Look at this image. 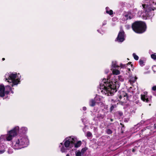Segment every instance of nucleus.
I'll use <instances>...</instances> for the list:
<instances>
[{"label":"nucleus","mask_w":156,"mask_h":156,"mask_svg":"<svg viewBox=\"0 0 156 156\" xmlns=\"http://www.w3.org/2000/svg\"><path fill=\"white\" fill-rule=\"evenodd\" d=\"M154 127L156 128V124H154Z\"/></svg>","instance_id":"nucleus-39"},{"label":"nucleus","mask_w":156,"mask_h":156,"mask_svg":"<svg viewBox=\"0 0 156 156\" xmlns=\"http://www.w3.org/2000/svg\"><path fill=\"white\" fill-rule=\"evenodd\" d=\"M117 40L119 42H122L124 40V33L123 31L122 30L119 33Z\"/></svg>","instance_id":"nucleus-11"},{"label":"nucleus","mask_w":156,"mask_h":156,"mask_svg":"<svg viewBox=\"0 0 156 156\" xmlns=\"http://www.w3.org/2000/svg\"><path fill=\"white\" fill-rule=\"evenodd\" d=\"M5 81L8 82V85L4 87L2 84L0 85V97H3L11 93L13 94V87L17 86L19 84L21 76L19 73L15 72H9L6 73L4 76Z\"/></svg>","instance_id":"nucleus-1"},{"label":"nucleus","mask_w":156,"mask_h":156,"mask_svg":"<svg viewBox=\"0 0 156 156\" xmlns=\"http://www.w3.org/2000/svg\"><path fill=\"white\" fill-rule=\"evenodd\" d=\"M108 71H109V70H108L107 71L105 72L106 73H108Z\"/></svg>","instance_id":"nucleus-40"},{"label":"nucleus","mask_w":156,"mask_h":156,"mask_svg":"<svg viewBox=\"0 0 156 156\" xmlns=\"http://www.w3.org/2000/svg\"><path fill=\"white\" fill-rule=\"evenodd\" d=\"M151 57L152 59L154 60L156 59V55L155 53L151 55Z\"/></svg>","instance_id":"nucleus-25"},{"label":"nucleus","mask_w":156,"mask_h":156,"mask_svg":"<svg viewBox=\"0 0 156 156\" xmlns=\"http://www.w3.org/2000/svg\"><path fill=\"white\" fill-rule=\"evenodd\" d=\"M66 156H69V155L68 154H66Z\"/></svg>","instance_id":"nucleus-44"},{"label":"nucleus","mask_w":156,"mask_h":156,"mask_svg":"<svg viewBox=\"0 0 156 156\" xmlns=\"http://www.w3.org/2000/svg\"><path fill=\"white\" fill-rule=\"evenodd\" d=\"M127 71H128V72L129 73V72H130V69H128L127 70Z\"/></svg>","instance_id":"nucleus-38"},{"label":"nucleus","mask_w":156,"mask_h":156,"mask_svg":"<svg viewBox=\"0 0 156 156\" xmlns=\"http://www.w3.org/2000/svg\"><path fill=\"white\" fill-rule=\"evenodd\" d=\"M83 111H86L87 110V108L86 107H83Z\"/></svg>","instance_id":"nucleus-37"},{"label":"nucleus","mask_w":156,"mask_h":156,"mask_svg":"<svg viewBox=\"0 0 156 156\" xmlns=\"http://www.w3.org/2000/svg\"><path fill=\"white\" fill-rule=\"evenodd\" d=\"M96 103V101L95 100V98L94 99H92L90 100L89 102V105L91 106H94L95 105V103Z\"/></svg>","instance_id":"nucleus-18"},{"label":"nucleus","mask_w":156,"mask_h":156,"mask_svg":"<svg viewBox=\"0 0 156 156\" xmlns=\"http://www.w3.org/2000/svg\"><path fill=\"white\" fill-rule=\"evenodd\" d=\"M137 79V77L136 76L134 77H131L129 79V81L130 84H132L136 81Z\"/></svg>","instance_id":"nucleus-19"},{"label":"nucleus","mask_w":156,"mask_h":156,"mask_svg":"<svg viewBox=\"0 0 156 156\" xmlns=\"http://www.w3.org/2000/svg\"><path fill=\"white\" fill-rule=\"evenodd\" d=\"M18 129H14V128L7 131V133L0 136V154L3 153L5 151V147L4 143H1V140L5 141H11L14 137L17 136L16 131Z\"/></svg>","instance_id":"nucleus-4"},{"label":"nucleus","mask_w":156,"mask_h":156,"mask_svg":"<svg viewBox=\"0 0 156 156\" xmlns=\"http://www.w3.org/2000/svg\"><path fill=\"white\" fill-rule=\"evenodd\" d=\"M5 58H2V60H3V61L4 60H5Z\"/></svg>","instance_id":"nucleus-43"},{"label":"nucleus","mask_w":156,"mask_h":156,"mask_svg":"<svg viewBox=\"0 0 156 156\" xmlns=\"http://www.w3.org/2000/svg\"><path fill=\"white\" fill-rule=\"evenodd\" d=\"M105 117V115H101L100 114H98L94 118V119L96 120H100L103 119Z\"/></svg>","instance_id":"nucleus-15"},{"label":"nucleus","mask_w":156,"mask_h":156,"mask_svg":"<svg viewBox=\"0 0 156 156\" xmlns=\"http://www.w3.org/2000/svg\"><path fill=\"white\" fill-rule=\"evenodd\" d=\"M87 150V149L86 148H83L82 149L81 151L82 154H83L84 153V152Z\"/></svg>","instance_id":"nucleus-30"},{"label":"nucleus","mask_w":156,"mask_h":156,"mask_svg":"<svg viewBox=\"0 0 156 156\" xmlns=\"http://www.w3.org/2000/svg\"><path fill=\"white\" fill-rule=\"evenodd\" d=\"M14 129H17L18 130L16 131L17 135L18 133L26 134L28 131V128L25 126H22L20 128L19 126H16L13 127Z\"/></svg>","instance_id":"nucleus-8"},{"label":"nucleus","mask_w":156,"mask_h":156,"mask_svg":"<svg viewBox=\"0 0 156 156\" xmlns=\"http://www.w3.org/2000/svg\"><path fill=\"white\" fill-rule=\"evenodd\" d=\"M115 107H116V105H112L110 108V110L111 111H112Z\"/></svg>","instance_id":"nucleus-34"},{"label":"nucleus","mask_w":156,"mask_h":156,"mask_svg":"<svg viewBox=\"0 0 156 156\" xmlns=\"http://www.w3.org/2000/svg\"><path fill=\"white\" fill-rule=\"evenodd\" d=\"M111 70L112 71V73L114 75H118L120 74V72L118 69L115 68H111Z\"/></svg>","instance_id":"nucleus-14"},{"label":"nucleus","mask_w":156,"mask_h":156,"mask_svg":"<svg viewBox=\"0 0 156 156\" xmlns=\"http://www.w3.org/2000/svg\"><path fill=\"white\" fill-rule=\"evenodd\" d=\"M111 67V68H115L119 67V66L117 65V62L116 61H112Z\"/></svg>","instance_id":"nucleus-16"},{"label":"nucleus","mask_w":156,"mask_h":156,"mask_svg":"<svg viewBox=\"0 0 156 156\" xmlns=\"http://www.w3.org/2000/svg\"><path fill=\"white\" fill-rule=\"evenodd\" d=\"M77 138L73 136L66 138L59 145L60 151L62 153L66 152L74 146L75 142L77 141Z\"/></svg>","instance_id":"nucleus-5"},{"label":"nucleus","mask_w":156,"mask_h":156,"mask_svg":"<svg viewBox=\"0 0 156 156\" xmlns=\"http://www.w3.org/2000/svg\"><path fill=\"white\" fill-rule=\"evenodd\" d=\"M132 29H146V23L142 21H137L133 23L131 26Z\"/></svg>","instance_id":"nucleus-7"},{"label":"nucleus","mask_w":156,"mask_h":156,"mask_svg":"<svg viewBox=\"0 0 156 156\" xmlns=\"http://www.w3.org/2000/svg\"><path fill=\"white\" fill-rule=\"evenodd\" d=\"M106 13L111 16L113 14V12L112 10L110 9L109 7H107L105 8Z\"/></svg>","instance_id":"nucleus-17"},{"label":"nucleus","mask_w":156,"mask_h":156,"mask_svg":"<svg viewBox=\"0 0 156 156\" xmlns=\"http://www.w3.org/2000/svg\"><path fill=\"white\" fill-rule=\"evenodd\" d=\"M118 78L119 81L122 82L124 80V78L123 77L121 76H118Z\"/></svg>","instance_id":"nucleus-24"},{"label":"nucleus","mask_w":156,"mask_h":156,"mask_svg":"<svg viewBox=\"0 0 156 156\" xmlns=\"http://www.w3.org/2000/svg\"><path fill=\"white\" fill-rule=\"evenodd\" d=\"M143 2V11H139L138 15L145 19L152 18L154 15L153 11L156 9V0H144Z\"/></svg>","instance_id":"nucleus-3"},{"label":"nucleus","mask_w":156,"mask_h":156,"mask_svg":"<svg viewBox=\"0 0 156 156\" xmlns=\"http://www.w3.org/2000/svg\"><path fill=\"white\" fill-rule=\"evenodd\" d=\"M29 144V140L26 136H20L16 138L13 141V148L18 150L27 147Z\"/></svg>","instance_id":"nucleus-6"},{"label":"nucleus","mask_w":156,"mask_h":156,"mask_svg":"<svg viewBox=\"0 0 156 156\" xmlns=\"http://www.w3.org/2000/svg\"><path fill=\"white\" fill-rule=\"evenodd\" d=\"M130 63L129 62L127 64H123L122 63H120L119 64V67L121 69H124L126 68L127 67V66L129 64L130 65Z\"/></svg>","instance_id":"nucleus-20"},{"label":"nucleus","mask_w":156,"mask_h":156,"mask_svg":"<svg viewBox=\"0 0 156 156\" xmlns=\"http://www.w3.org/2000/svg\"><path fill=\"white\" fill-rule=\"evenodd\" d=\"M152 90H156V86H154L152 87Z\"/></svg>","instance_id":"nucleus-35"},{"label":"nucleus","mask_w":156,"mask_h":156,"mask_svg":"<svg viewBox=\"0 0 156 156\" xmlns=\"http://www.w3.org/2000/svg\"><path fill=\"white\" fill-rule=\"evenodd\" d=\"M141 98L143 101L146 102H148L151 100V98L148 96L146 92H144L141 94Z\"/></svg>","instance_id":"nucleus-10"},{"label":"nucleus","mask_w":156,"mask_h":156,"mask_svg":"<svg viewBox=\"0 0 156 156\" xmlns=\"http://www.w3.org/2000/svg\"><path fill=\"white\" fill-rule=\"evenodd\" d=\"M107 21L106 20H104L103 23V25H104L106 24Z\"/></svg>","instance_id":"nucleus-36"},{"label":"nucleus","mask_w":156,"mask_h":156,"mask_svg":"<svg viewBox=\"0 0 156 156\" xmlns=\"http://www.w3.org/2000/svg\"><path fill=\"white\" fill-rule=\"evenodd\" d=\"M124 20L131 19L133 17V15L130 12H126L123 14Z\"/></svg>","instance_id":"nucleus-12"},{"label":"nucleus","mask_w":156,"mask_h":156,"mask_svg":"<svg viewBox=\"0 0 156 156\" xmlns=\"http://www.w3.org/2000/svg\"><path fill=\"white\" fill-rule=\"evenodd\" d=\"M134 31L138 34H140L143 33L145 32V30H133Z\"/></svg>","instance_id":"nucleus-21"},{"label":"nucleus","mask_w":156,"mask_h":156,"mask_svg":"<svg viewBox=\"0 0 156 156\" xmlns=\"http://www.w3.org/2000/svg\"><path fill=\"white\" fill-rule=\"evenodd\" d=\"M95 100L96 101V103L100 104V105L102 104L103 101V98L102 96L99 95H97L95 98Z\"/></svg>","instance_id":"nucleus-13"},{"label":"nucleus","mask_w":156,"mask_h":156,"mask_svg":"<svg viewBox=\"0 0 156 156\" xmlns=\"http://www.w3.org/2000/svg\"><path fill=\"white\" fill-rule=\"evenodd\" d=\"M125 28L128 29H129L131 27V26L128 24H126L125 25Z\"/></svg>","instance_id":"nucleus-29"},{"label":"nucleus","mask_w":156,"mask_h":156,"mask_svg":"<svg viewBox=\"0 0 156 156\" xmlns=\"http://www.w3.org/2000/svg\"><path fill=\"white\" fill-rule=\"evenodd\" d=\"M97 31L98 32L101 34H103L104 33V31L103 30H98Z\"/></svg>","instance_id":"nucleus-32"},{"label":"nucleus","mask_w":156,"mask_h":156,"mask_svg":"<svg viewBox=\"0 0 156 156\" xmlns=\"http://www.w3.org/2000/svg\"><path fill=\"white\" fill-rule=\"evenodd\" d=\"M127 99V96L126 94L123 91L121 92L117 100L122 103H125L126 102Z\"/></svg>","instance_id":"nucleus-9"},{"label":"nucleus","mask_w":156,"mask_h":156,"mask_svg":"<svg viewBox=\"0 0 156 156\" xmlns=\"http://www.w3.org/2000/svg\"><path fill=\"white\" fill-rule=\"evenodd\" d=\"M141 66H143L144 65V62L142 60H140L139 62Z\"/></svg>","instance_id":"nucleus-31"},{"label":"nucleus","mask_w":156,"mask_h":156,"mask_svg":"<svg viewBox=\"0 0 156 156\" xmlns=\"http://www.w3.org/2000/svg\"><path fill=\"white\" fill-rule=\"evenodd\" d=\"M111 121H113V119H111Z\"/></svg>","instance_id":"nucleus-46"},{"label":"nucleus","mask_w":156,"mask_h":156,"mask_svg":"<svg viewBox=\"0 0 156 156\" xmlns=\"http://www.w3.org/2000/svg\"><path fill=\"white\" fill-rule=\"evenodd\" d=\"M132 151L133 152H134L135 151V149H133Z\"/></svg>","instance_id":"nucleus-41"},{"label":"nucleus","mask_w":156,"mask_h":156,"mask_svg":"<svg viewBox=\"0 0 156 156\" xmlns=\"http://www.w3.org/2000/svg\"><path fill=\"white\" fill-rule=\"evenodd\" d=\"M106 133L107 134H109L112 133V131L109 129H108L106 130Z\"/></svg>","instance_id":"nucleus-28"},{"label":"nucleus","mask_w":156,"mask_h":156,"mask_svg":"<svg viewBox=\"0 0 156 156\" xmlns=\"http://www.w3.org/2000/svg\"><path fill=\"white\" fill-rule=\"evenodd\" d=\"M133 55L135 60H138V56L135 53H133Z\"/></svg>","instance_id":"nucleus-23"},{"label":"nucleus","mask_w":156,"mask_h":156,"mask_svg":"<svg viewBox=\"0 0 156 156\" xmlns=\"http://www.w3.org/2000/svg\"><path fill=\"white\" fill-rule=\"evenodd\" d=\"M86 135L87 136L90 137L91 135V133L89 132H88L86 133Z\"/></svg>","instance_id":"nucleus-33"},{"label":"nucleus","mask_w":156,"mask_h":156,"mask_svg":"<svg viewBox=\"0 0 156 156\" xmlns=\"http://www.w3.org/2000/svg\"><path fill=\"white\" fill-rule=\"evenodd\" d=\"M100 89L101 93L107 96L113 95L118 88L119 85L117 81H111L108 77L107 79L104 78L100 82Z\"/></svg>","instance_id":"nucleus-2"},{"label":"nucleus","mask_w":156,"mask_h":156,"mask_svg":"<svg viewBox=\"0 0 156 156\" xmlns=\"http://www.w3.org/2000/svg\"><path fill=\"white\" fill-rule=\"evenodd\" d=\"M81 144H82V143H81V141H78V142H76V143L75 144V147H80L81 146Z\"/></svg>","instance_id":"nucleus-22"},{"label":"nucleus","mask_w":156,"mask_h":156,"mask_svg":"<svg viewBox=\"0 0 156 156\" xmlns=\"http://www.w3.org/2000/svg\"><path fill=\"white\" fill-rule=\"evenodd\" d=\"M152 120H147V121H152Z\"/></svg>","instance_id":"nucleus-45"},{"label":"nucleus","mask_w":156,"mask_h":156,"mask_svg":"<svg viewBox=\"0 0 156 156\" xmlns=\"http://www.w3.org/2000/svg\"><path fill=\"white\" fill-rule=\"evenodd\" d=\"M123 28L121 26L120 27V29H122Z\"/></svg>","instance_id":"nucleus-42"},{"label":"nucleus","mask_w":156,"mask_h":156,"mask_svg":"<svg viewBox=\"0 0 156 156\" xmlns=\"http://www.w3.org/2000/svg\"><path fill=\"white\" fill-rule=\"evenodd\" d=\"M82 154L80 151H78L76 153V156H81Z\"/></svg>","instance_id":"nucleus-27"},{"label":"nucleus","mask_w":156,"mask_h":156,"mask_svg":"<svg viewBox=\"0 0 156 156\" xmlns=\"http://www.w3.org/2000/svg\"><path fill=\"white\" fill-rule=\"evenodd\" d=\"M13 152V150L12 148H9L8 151V153L9 154H11Z\"/></svg>","instance_id":"nucleus-26"}]
</instances>
